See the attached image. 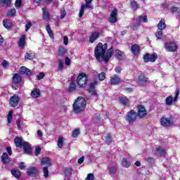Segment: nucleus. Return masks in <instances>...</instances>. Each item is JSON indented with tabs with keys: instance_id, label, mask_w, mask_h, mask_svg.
I'll use <instances>...</instances> for the list:
<instances>
[{
	"instance_id": "nucleus-61",
	"label": "nucleus",
	"mask_w": 180,
	"mask_h": 180,
	"mask_svg": "<svg viewBox=\"0 0 180 180\" xmlns=\"http://www.w3.org/2000/svg\"><path fill=\"white\" fill-rule=\"evenodd\" d=\"M1 65L2 67H4V68H8V67H9V63L7 60H4L1 63Z\"/></svg>"
},
{
	"instance_id": "nucleus-64",
	"label": "nucleus",
	"mask_w": 180,
	"mask_h": 180,
	"mask_svg": "<svg viewBox=\"0 0 180 180\" xmlns=\"http://www.w3.org/2000/svg\"><path fill=\"white\" fill-rule=\"evenodd\" d=\"M162 8L165 11V10H167V9H168L169 8V4H168V3H167V1H165L162 4Z\"/></svg>"
},
{
	"instance_id": "nucleus-8",
	"label": "nucleus",
	"mask_w": 180,
	"mask_h": 180,
	"mask_svg": "<svg viewBox=\"0 0 180 180\" xmlns=\"http://www.w3.org/2000/svg\"><path fill=\"white\" fill-rule=\"evenodd\" d=\"M165 49L169 53H175V51H178V45L174 41L166 42L165 44Z\"/></svg>"
},
{
	"instance_id": "nucleus-23",
	"label": "nucleus",
	"mask_w": 180,
	"mask_h": 180,
	"mask_svg": "<svg viewBox=\"0 0 180 180\" xmlns=\"http://www.w3.org/2000/svg\"><path fill=\"white\" fill-rule=\"evenodd\" d=\"M51 158L49 157L42 158V159L41 160V164L42 165H46L47 167H51Z\"/></svg>"
},
{
	"instance_id": "nucleus-42",
	"label": "nucleus",
	"mask_w": 180,
	"mask_h": 180,
	"mask_svg": "<svg viewBox=\"0 0 180 180\" xmlns=\"http://www.w3.org/2000/svg\"><path fill=\"white\" fill-rule=\"evenodd\" d=\"M75 89H77V85H75V83H70L68 92H74Z\"/></svg>"
},
{
	"instance_id": "nucleus-52",
	"label": "nucleus",
	"mask_w": 180,
	"mask_h": 180,
	"mask_svg": "<svg viewBox=\"0 0 180 180\" xmlns=\"http://www.w3.org/2000/svg\"><path fill=\"white\" fill-rule=\"evenodd\" d=\"M41 153V148L40 146H37L35 148V151H34V155H36V157H39Z\"/></svg>"
},
{
	"instance_id": "nucleus-29",
	"label": "nucleus",
	"mask_w": 180,
	"mask_h": 180,
	"mask_svg": "<svg viewBox=\"0 0 180 180\" xmlns=\"http://www.w3.org/2000/svg\"><path fill=\"white\" fill-rule=\"evenodd\" d=\"M72 167H66L64 170L65 176L66 178H70V176L72 175Z\"/></svg>"
},
{
	"instance_id": "nucleus-21",
	"label": "nucleus",
	"mask_w": 180,
	"mask_h": 180,
	"mask_svg": "<svg viewBox=\"0 0 180 180\" xmlns=\"http://www.w3.org/2000/svg\"><path fill=\"white\" fill-rule=\"evenodd\" d=\"M27 175L28 176H34L35 177L37 175V168L35 167H30L27 169Z\"/></svg>"
},
{
	"instance_id": "nucleus-36",
	"label": "nucleus",
	"mask_w": 180,
	"mask_h": 180,
	"mask_svg": "<svg viewBox=\"0 0 180 180\" xmlns=\"http://www.w3.org/2000/svg\"><path fill=\"white\" fill-rule=\"evenodd\" d=\"M13 119V110H11L8 112V114L7 115V122H8V124H11V123H12V120Z\"/></svg>"
},
{
	"instance_id": "nucleus-16",
	"label": "nucleus",
	"mask_w": 180,
	"mask_h": 180,
	"mask_svg": "<svg viewBox=\"0 0 180 180\" xmlns=\"http://www.w3.org/2000/svg\"><path fill=\"white\" fill-rule=\"evenodd\" d=\"M101 36V33L99 32H91L89 38V43H94L95 41L98 40Z\"/></svg>"
},
{
	"instance_id": "nucleus-14",
	"label": "nucleus",
	"mask_w": 180,
	"mask_h": 180,
	"mask_svg": "<svg viewBox=\"0 0 180 180\" xmlns=\"http://www.w3.org/2000/svg\"><path fill=\"white\" fill-rule=\"evenodd\" d=\"M109 84L110 85H119L120 82H122V80L120 79V77L117 75H114L112 77H110Z\"/></svg>"
},
{
	"instance_id": "nucleus-11",
	"label": "nucleus",
	"mask_w": 180,
	"mask_h": 180,
	"mask_svg": "<svg viewBox=\"0 0 180 180\" xmlns=\"http://www.w3.org/2000/svg\"><path fill=\"white\" fill-rule=\"evenodd\" d=\"M19 96L14 94L10 98L9 104L11 108H16L19 105Z\"/></svg>"
},
{
	"instance_id": "nucleus-37",
	"label": "nucleus",
	"mask_w": 180,
	"mask_h": 180,
	"mask_svg": "<svg viewBox=\"0 0 180 180\" xmlns=\"http://www.w3.org/2000/svg\"><path fill=\"white\" fill-rule=\"evenodd\" d=\"M145 161L148 162V165H154L155 164V159L153 157L145 158Z\"/></svg>"
},
{
	"instance_id": "nucleus-57",
	"label": "nucleus",
	"mask_w": 180,
	"mask_h": 180,
	"mask_svg": "<svg viewBox=\"0 0 180 180\" xmlns=\"http://www.w3.org/2000/svg\"><path fill=\"white\" fill-rule=\"evenodd\" d=\"M44 77H46V75H44V72H41L38 75H37V79H38V81H40L41 79H43Z\"/></svg>"
},
{
	"instance_id": "nucleus-54",
	"label": "nucleus",
	"mask_w": 180,
	"mask_h": 180,
	"mask_svg": "<svg viewBox=\"0 0 180 180\" xmlns=\"http://www.w3.org/2000/svg\"><path fill=\"white\" fill-rule=\"evenodd\" d=\"M85 180H95V175L93 173H89L87 174Z\"/></svg>"
},
{
	"instance_id": "nucleus-59",
	"label": "nucleus",
	"mask_w": 180,
	"mask_h": 180,
	"mask_svg": "<svg viewBox=\"0 0 180 180\" xmlns=\"http://www.w3.org/2000/svg\"><path fill=\"white\" fill-rule=\"evenodd\" d=\"M58 70L60 71H63V70H64V63L61 60H59L58 62Z\"/></svg>"
},
{
	"instance_id": "nucleus-63",
	"label": "nucleus",
	"mask_w": 180,
	"mask_h": 180,
	"mask_svg": "<svg viewBox=\"0 0 180 180\" xmlns=\"http://www.w3.org/2000/svg\"><path fill=\"white\" fill-rule=\"evenodd\" d=\"M65 65L68 66L71 65V59H70V58L66 57L65 59Z\"/></svg>"
},
{
	"instance_id": "nucleus-9",
	"label": "nucleus",
	"mask_w": 180,
	"mask_h": 180,
	"mask_svg": "<svg viewBox=\"0 0 180 180\" xmlns=\"http://www.w3.org/2000/svg\"><path fill=\"white\" fill-rule=\"evenodd\" d=\"M158 58L157 53H154L153 54H150L146 53L143 56V60L144 63H154Z\"/></svg>"
},
{
	"instance_id": "nucleus-34",
	"label": "nucleus",
	"mask_w": 180,
	"mask_h": 180,
	"mask_svg": "<svg viewBox=\"0 0 180 180\" xmlns=\"http://www.w3.org/2000/svg\"><path fill=\"white\" fill-rule=\"evenodd\" d=\"M136 20L141 23H148V19L147 18V15H139Z\"/></svg>"
},
{
	"instance_id": "nucleus-56",
	"label": "nucleus",
	"mask_w": 180,
	"mask_h": 180,
	"mask_svg": "<svg viewBox=\"0 0 180 180\" xmlns=\"http://www.w3.org/2000/svg\"><path fill=\"white\" fill-rule=\"evenodd\" d=\"M43 172H44V176L45 178H48L49 177V167H44Z\"/></svg>"
},
{
	"instance_id": "nucleus-26",
	"label": "nucleus",
	"mask_w": 180,
	"mask_h": 180,
	"mask_svg": "<svg viewBox=\"0 0 180 180\" xmlns=\"http://www.w3.org/2000/svg\"><path fill=\"white\" fill-rule=\"evenodd\" d=\"M26 44V35H22L18 41V46L21 49H25V45Z\"/></svg>"
},
{
	"instance_id": "nucleus-12",
	"label": "nucleus",
	"mask_w": 180,
	"mask_h": 180,
	"mask_svg": "<svg viewBox=\"0 0 180 180\" xmlns=\"http://www.w3.org/2000/svg\"><path fill=\"white\" fill-rule=\"evenodd\" d=\"M20 74L21 75H26L27 77H32L33 72L30 69L26 68V66H21L19 70Z\"/></svg>"
},
{
	"instance_id": "nucleus-18",
	"label": "nucleus",
	"mask_w": 180,
	"mask_h": 180,
	"mask_svg": "<svg viewBox=\"0 0 180 180\" xmlns=\"http://www.w3.org/2000/svg\"><path fill=\"white\" fill-rule=\"evenodd\" d=\"M14 143L15 145V147L22 148L23 147V145L25 144V141H23V139L21 137L16 136L14 139Z\"/></svg>"
},
{
	"instance_id": "nucleus-47",
	"label": "nucleus",
	"mask_w": 180,
	"mask_h": 180,
	"mask_svg": "<svg viewBox=\"0 0 180 180\" xmlns=\"http://www.w3.org/2000/svg\"><path fill=\"white\" fill-rule=\"evenodd\" d=\"M98 78L99 81H104L105 78H106V73H105V72L99 73L98 75Z\"/></svg>"
},
{
	"instance_id": "nucleus-19",
	"label": "nucleus",
	"mask_w": 180,
	"mask_h": 180,
	"mask_svg": "<svg viewBox=\"0 0 180 180\" xmlns=\"http://www.w3.org/2000/svg\"><path fill=\"white\" fill-rule=\"evenodd\" d=\"M148 81V77H146L144 73H140L138 76L137 84H146Z\"/></svg>"
},
{
	"instance_id": "nucleus-45",
	"label": "nucleus",
	"mask_w": 180,
	"mask_h": 180,
	"mask_svg": "<svg viewBox=\"0 0 180 180\" xmlns=\"http://www.w3.org/2000/svg\"><path fill=\"white\" fill-rule=\"evenodd\" d=\"M63 144H64V140L63 139V136H59L58 139V147L59 148H63Z\"/></svg>"
},
{
	"instance_id": "nucleus-24",
	"label": "nucleus",
	"mask_w": 180,
	"mask_h": 180,
	"mask_svg": "<svg viewBox=\"0 0 180 180\" xmlns=\"http://www.w3.org/2000/svg\"><path fill=\"white\" fill-rule=\"evenodd\" d=\"M1 162L3 164H9L11 162V158L6 153H4L1 155Z\"/></svg>"
},
{
	"instance_id": "nucleus-48",
	"label": "nucleus",
	"mask_w": 180,
	"mask_h": 180,
	"mask_svg": "<svg viewBox=\"0 0 180 180\" xmlns=\"http://www.w3.org/2000/svg\"><path fill=\"white\" fill-rule=\"evenodd\" d=\"M170 11L172 13H180L179 8L174 6L170 8Z\"/></svg>"
},
{
	"instance_id": "nucleus-41",
	"label": "nucleus",
	"mask_w": 180,
	"mask_h": 180,
	"mask_svg": "<svg viewBox=\"0 0 180 180\" xmlns=\"http://www.w3.org/2000/svg\"><path fill=\"white\" fill-rule=\"evenodd\" d=\"M172 102H174V98H172V96H169L166 98L165 103L168 106H170V105H172Z\"/></svg>"
},
{
	"instance_id": "nucleus-22",
	"label": "nucleus",
	"mask_w": 180,
	"mask_h": 180,
	"mask_svg": "<svg viewBox=\"0 0 180 180\" xmlns=\"http://www.w3.org/2000/svg\"><path fill=\"white\" fill-rule=\"evenodd\" d=\"M3 26L7 30H12V28L13 27V25H12L11 20L9 19H4L3 20Z\"/></svg>"
},
{
	"instance_id": "nucleus-10",
	"label": "nucleus",
	"mask_w": 180,
	"mask_h": 180,
	"mask_svg": "<svg viewBox=\"0 0 180 180\" xmlns=\"http://www.w3.org/2000/svg\"><path fill=\"white\" fill-rule=\"evenodd\" d=\"M137 112L136 116L139 117V119H144L146 116H147V110L143 105H139L137 106Z\"/></svg>"
},
{
	"instance_id": "nucleus-43",
	"label": "nucleus",
	"mask_w": 180,
	"mask_h": 180,
	"mask_svg": "<svg viewBox=\"0 0 180 180\" xmlns=\"http://www.w3.org/2000/svg\"><path fill=\"white\" fill-rule=\"evenodd\" d=\"M130 6L133 11H137V9H139V5L136 1H131Z\"/></svg>"
},
{
	"instance_id": "nucleus-38",
	"label": "nucleus",
	"mask_w": 180,
	"mask_h": 180,
	"mask_svg": "<svg viewBox=\"0 0 180 180\" xmlns=\"http://www.w3.org/2000/svg\"><path fill=\"white\" fill-rule=\"evenodd\" d=\"M135 22L136 23L133 24L131 26V28L132 29V30H138L139 27L141 26V22H140L137 19H136Z\"/></svg>"
},
{
	"instance_id": "nucleus-35",
	"label": "nucleus",
	"mask_w": 180,
	"mask_h": 180,
	"mask_svg": "<svg viewBox=\"0 0 180 180\" xmlns=\"http://www.w3.org/2000/svg\"><path fill=\"white\" fill-rule=\"evenodd\" d=\"M104 139H105V143L109 146L113 141V139H112V134L110 133H108L105 136Z\"/></svg>"
},
{
	"instance_id": "nucleus-7",
	"label": "nucleus",
	"mask_w": 180,
	"mask_h": 180,
	"mask_svg": "<svg viewBox=\"0 0 180 180\" xmlns=\"http://www.w3.org/2000/svg\"><path fill=\"white\" fill-rule=\"evenodd\" d=\"M22 82V76L19 73H15L13 76L12 88L16 91L19 88V84Z\"/></svg>"
},
{
	"instance_id": "nucleus-33",
	"label": "nucleus",
	"mask_w": 180,
	"mask_h": 180,
	"mask_svg": "<svg viewBox=\"0 0 180 180\" xmlns=\"http://www.w3.org/2000/svg\"><path fill=\"white\" fill-rule=\"evenodd\" d=\"M157 153L160 155V157H165L167 152H165V149L162 148L161 146H158L156 148Z\"/></svg>"
},
{
	"instance_id": "nucleus-17",
	"label": "nucleus",
	"mask_w": 180,
	"mask_h": 180,
	"mask_svg": "<svg viewBox=\"0 0 180 180\" xmlns=\"http://www.w3.org/2000/svg\"><path fill=\"white\" fill-rule=\"evenodd\" d=\"M119 101L121 105L124 106H130V100L126 97V96L119 97Z\"/></svg>"
},
{
	"instance_id": "nucleus-4",
	"label": "nucleus",
	"mask_w": 180,
	"mask_h": 180,
	"mask_svg": "<svg viewBox=\"0 0 180 180\" xmlns=\"http://www.w3.org/2000/svg\"><path fill=\"white\" fill-rule=\"evenodd\" d=\"M158 29L159 31H157L155 33V36L158 40H161L162 39V30L167 27V24L165 23V19L162 18L161 20L158 24Z\"/></svg>"
},
{
	"instance_id": "nucleus-3",
	"label": "nucleus",
	"mask_w": 180,
	"mask_h": 180,
	"mask_svg": "<svg viewBox=\"0 0 180 180\" xmlns=\"http://www.w3.org/2000/svg\"><path fill=\"white\" fill-rule=\"evenodd\" d=\"M76 81L80 88H85L88 82V76L85 72H82L78 75Z\"/></svg>"
},
{
	"instance_id": "nucleus-1",
	"label": "nucleus",
	"mask_w": 180,
	"mask_h": 180,
	"mask_svg": "<svg viewBox=\"0 0 180 180\" xmlns=\"http://www.w3.org/2000/svg\"><path fill=\"white\" fill-rule=\"evenodd\" d=\"M114 51L113 46L108 49V44L99 42L94 48V56L97 61H103L105 64H108L113 56Z\"/></svg>"
},
{
	"instance_id": "nucleus-58",
	"label": "nucleus",
	"mask_w": 180,
	"mask_h": 180,
	"mask_svg": "<svg viewBox=\"0 0 180 180\" xmlns=\"http://www.w3.org/2000/svg\"><path fill=\"white\" fill-rule=\"evenodd\" d=\"M97 84H98L97 81L91 82L89 84V89H95V86H96Z\"/></svg>"
},
{
	"instance_id": "nucleus-39",
	"label": "nucleus",
	"mask_w": 180,
	"mask_h": 180,
	"mask_svg": "<svg viewBox=\"0 0 180 180\" xmlns=\"http://www.w3.org/2000/svg\"><path fill=\"white\" fill-rule=\"evenodd\" d=\"M43 11V19H44V20H49V19H50V13H49V11H46V9L42 8Z\"/></svg>"
},
{
	"instance_id": "nucleus-6",
	"label": "nucleus",
	"mask_w": 180,
	"mask_h": 180,
	"mask_svg": "<svg viewBox=\"0 0 180 180\" xmlns=\"http://www.w3.org/2000/svg\"><path fill=\"white\" fill-rule=\"evenodd\" d=\"M174 119V116L172 115H170L169 118L162 117L160 119V124L163 126V127H171V126L175 123Z\"/></svg>"
},
{
	"instance_id": "nucleus-20",
	"label": "nucleus",
	"mask_w": 180,
	"mask_h": 180,
	"mask_svg": "<svg viewBox=\"0 0 180 180\" xmlns=\"http://www.w3.org/2000/svg\"><path fill=\"white\" fill-rule=\"evenodd\" d=\"M22 148L24 150V153H25V154H28V155L32 154V146H30V144H29V142L24 141V145H22Z\"/></svg>"
},
{
	"instance_id": "nucleus-50",
	"label": "nucleus",
	"mask_w": 180,
	"mask_h": 180,
	"mask_svg": "<svg viewBox=\"0 0 180 180\" xmlns=\"http://www.w3.org/2000/svg\"><path fill=\"white\" fill-rule=\"evenodd\" d=\"M89 94L91 95V96H98V91L95 89H89Z\"/></svg>"
},
{
	"instance_id": "nucleus-31",
	"label": "nucleus",
	"mask_w": 180,
	"mask_h": 180,
	"mask_svg": "<svg viewBox=\"0 0 180 180\" xmlns=\"http://www.w3.org/2000/svg\"><path fill=\"white\" fill-rule=\"evenodd\" d=\"M124 53L122 52V51L119 50V49H116L115 50V56L116 57H117L118 60H120V61L124 60Z\"/></svg>"
},
{
	"instance_id": "nucleus-13",
	"label": "nucleus",
	"mask_w": 180,
	"mask_h": 180,
	"mask_svg": "<svg viewBox=\"0 0 180 180\" xmlns=\"http://www.w3.org/2000/svg\"><path fill=\"white\" fill-rule=\"evenodd\" d=\"M109 22L110 23H116L117 22V8H114L109 17Z\"/></svg>"
},
{
	"instance_id": "nucleus-25",
	"label": "nucleus",
	"mask_w": 180,
	"mask_h": 180,
	"mask_svg": "<svg viewBox=\"0 0 180 180\" xmlns=\"http://www.w3.org/2000/svg\"><path fill=\"white\" fill-rule=\"evenodd\" d=\"M121 165H122L124 168H130V167L131 166V162L130 161H128L127 158H124L121 161Z\"/></svg>"
},
{
	"instance_id": "nucleus-15",
	"label": "nucleus",
	"mask_w": 180,
	"mask_h": 180,
	"mask_svg": "<svg viewBox=\"0 0 180 180\" xmlns=\"http://www.w3.org/2000/svg\"><path fill=\"white\" fill-rule=\"evenodd\" d=\"M141 50V48L140 47V45L135 44H133L131 46V51L134 56H139L140 54V51Z\"/></svg>"
},
{
	"instance_id": "nucleus-55",
	"label": "nucleus",
	"mask_w": 180,
	"mask_h": 180,
	"mask_svg": "<svg viewBox=\"0 0 180 180\" xmlns=\"http://www.w3.org/2000/svg\"><path fill=\"white\" fill-rule=\"evenodd\" d=\"M84 11H85V5H82L79 11V18H82V16H84Z\"/></svg>"
},
{
	"instance_id": "nucleus-40",
	"label": "nucleus",
	"mask_w": 180,
	"mask_h": 180,
	"mask_svg": "<svg viewBox=\"0 0 180 180\" xmlns=\"http://www.w3.org/2000/svg\"><path fill=\"white\" fill-rule=\"evenodd\" d=\"M36 57V55L33 53H26L25 55V58L27 60H34V58Z\"/></svg>"
},
{
	"instance_id": "nucleus-30",
	"label": "nucleus",
	"mask_w": 180,
	"mask_h": 180,
	"mask_svg": "<svg viewBox=\"0 0 180 180\" xmlns=\"http://www.w3.org/2000/svg\"><path fill=\"white\" fill-rule=\"evenodd\" d=\"M58 54L60 57H64L67 54V49L64 46H59L58 49Z\"/></svg>"
},
{
	"instance_id": "nucleus-53",
	"label": "nucleus",
	"mask_w": 180,
	"mask_h": 180,
	"mask_svg": "<svg viewBox=\"0 0 180 180\" xmlns=\"http://www.w3.org/2000/svg\"><path fill=\"white\" fill-rule=\"evenodd\" d=\"M67 15V12L65 11V8H62L60 9V19H64Z\"/></svg>"
},
{
	"instance_id": "nucleus-5",
	"label": "nucleus",
	"mask_w": 180,
	"mask_h": 180,
	"mask_svg": "<svg viewBox=\"0 0 180 180\" xmlns=\"http://www.w3.org/2000/svg\"><path fill=\"white\" fill-rule=\"evenodd\" d=\"M125 120L129 124H133L137 120V112L134 110H131L127 113Z\"/></svg>"
},
{
	"instance_id": "nucleus-51",
	"label": "nucleus",
	"mask_w": 180,
	"mask_h": 180,
	"mask_svg": "<svg viewBox=\"0 0 180 180\" xmlns=\"http://www.w3.org/2000/svg\"><path fill=\"white\" fill-rule=\"evenodd\" d=\"M16 15V9L15 8H11L8 13H7V16H15Z\"/></svg>"
},
{
	"instance_id": "nucleus-49",
	"label": "nucleus",
	"mask_w": 180,
	"mask_h": 180,
	"mask_svg": "<svg viewBox=\"0 0 180 180\" xmlns=\"http://www.w3.org/2000/svg\"><path fill=\"white\" fill-rule=\"evenodd\" d=\"M79 129H76L72 132V136L74 137V139H77L78 136H79Z\"/></svg>"
},
{
	"instance_id": "nucleus-32",
	"label": "nucleus",
	"mask_w": 180,
	"mask_h": 180,
	"mask_svg": "<svg viewBox=\"0 0 180 180\" xmlns=\"http://www.w3.org/2000/svg\"><path fill=\"white\" fill-rule=\"evenodd\" d=\"M11 0H0V6L1 7L6 6L8 8V6H11Z\"/></svg>"
},
{
	"instance_id": "nucleus-46",
	"label": "nucleus",
	"mask_w": 180,
	"mask_h": 180,
	"mask_svg": "<svg viewBox=\"0 0 180 180\" xmlns=\"http://www.w3.org/2000/svg\"><path fill=\"white\" fill-rule=\"evenodd\" d=\"M93 121L95 123H99V122H101V115L100 114H95L94 117H93Z\"/></svg>"
},
{
	"instance_id": "nucleus-27",
	"label": "nucleus",
	"mask_w": 180,
	"mask_h": 180,
	"mask_svg": "<svg viewBox=\"0 0 180 180\" xmlns=\"http://www.w3.org/2000/svg\"><path fill=\"white\" fill-rule=\"evenodd\" d=\"M11 174L17 179H19V178H20V175H22V172L18 169H12Z\"/></svg>"
},
{
	"instance_id": "nucleus-62",
	"label": "nucleus",
	"mask_w": 180,
	"mask_h": 180,
	"mask_svg": "<svg viewBox=\"0 0 180 180\" xmlns=\"http://www.w3.org/2000/svg\"><path fill=\"white\" fill-rule=\"evenodd\" d=\"M15 8H20L22 6V0H16L15 2Z\"/></svg>"
},
{
	"instance_id": "nucleus-60",
	"label": "nucleus",
	"mask_w": 180,
	"mask_h": 180,
	"mask_svg": "<svg viewBox=\"0 0 180 180\" xmlns=\"http://www.w3.org/2000/svg\"><path fill=\"white\" fill-rule=\"evenodd\" d=\"M30 27H32V22L28 21L25 25V32H29Z\"/></svg>"
},
{
	"instance_id": "nucleus-2",
	"label": "nucleus",
	"mask_w": 180,
	"mask_h": 180,
	"mask_svg": "<svg viewBox=\"0 0 180 180\" xmlns=\"http://www.w3.org/2000/svg\"><path fill=\"white\" fill-rule=\"evenodd\" d=\"M86 108V100L82 96H79L72 105L73 112L76 114L82 113Z\"/></svg>"
},
{
	"instance_id": "nucleus-28",
	"label": "nucleus",
	"mask_w": 180,
	"mask_h": 180,
	"mask_svg": "<svg viewBox=\"0 0 180 180\" xmlns=\"http://www.w3.org/2000/svg\"><path fill=\"white\" fill-rule=\"evenodd\" d=\"M40 95H41L40 93V89H34L31 92V96L32 98H40Z\"/></svg>"
},
{
	"instance_id": "nucleus-44",
	"label": "nucleus",
	"mask_w": 180,
	"mask_h": 180,
	"mask_svg": "<svg viewBox=\"0 0 180 180\" xmlns=\"http://www.w3.org/2000/svg\"><path fill=\"white\" fill-rule=\"evenodd\" d=\"M109 171H110V174H116V172H117V166L113 165V166L110 167L109 169Z\"/></svg>"
}]
</instances>
